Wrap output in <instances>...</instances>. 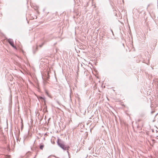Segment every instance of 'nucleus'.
Wrapping results in <instances>:
<instances>
[{
    "label": "nucleus",
    "instance_id": "obj_1",
    "mask_svg": "<svg viewBox=\"0 0 158 158\" xmlns=\"http://www.w3.org/2000/svg\"><path fill=\"white\" fill-rule=\"evenodd\" d=\"M58 145L62 149L64 150H68L69 147L65 144V142L62 140L58 138L57 142Z\"/></svg>",
    "mask_w": 158,
    "mask_h": 158
},
{
    "label": "nucleus",
    "instance_id": "obj_2",
    "mask_svg": "<svg viewBox=\"0 0 158 158\" xmlns=\"http://www.w3.org/2000/svg\"><path fill=\"white\" fill-rule=\"evenodd\" d=\"M8 42L12 47L15 48H16V47L14 45L13 41L11 39H9L8 40Z\"/></svg>",
    "mask_w": 158,
    "mask_h": 158
},
{
    "label": "nucleus",
    "instance_id": "obj_3",
    "mask_svg": "<svg viewBox=\"0 0 158 158\" xmlns=\"http://www.w3.org/2000/svg\"><path fill=\"white\" fill-rule=\"evenodd\" d=\"M35 49L33 51V53H35V52L38 50V47L36 46L35 48Z\"/></svg>",
    "mask_w": 158,
    "mask_h": 158
},
{
    "label": "nucleus",
    "instance_id": "obj_4",
    "mask_svg": "<svg viewBox=\"0 0 158 158\" xmlns=\"http://www.w3.org/2000/svg\"><path fill=\"white\" fill-rule=\"evenodd\" d=\"M44 147V145H41L40 146V149L42 150Z\"/></svg>",
    "mask_w": 158,
    "mask_h": 158
},
{
    "label": "nucleus",
    "instance_id": "obj_5",
    "mask_svg": "<svg viewBox=\"0 0 158 158\" xmlns=\"http://www.w3.org/2000/svg\"><path fill=\"white\" fill-rule=\"evenodd\" d=\"M50 158H56V157L54 156H50L49 157Z\"/></svg>",
    "mask_w": 158,
    "mask_h": 158
},
{
    "label": "nucleus",
    "instance_id": "obj_6",
    "mask_svg": "<svg viewBox=\"0 0 158 158\" xmlns=\"http://www.w3.org/2000/svg\"><path fill=\"white\" fill-rule=\"evenodd\" d=\"M154 42L156 43V44H154V46H156V43H157V40H155Z\"/></svg>",
    "mask_w": 158,
    "mask_h": 158
},
{
    "label": "nucleus",
    "instance_id": "obj_7",
    "mask_svg": "<svg viewBox=\"0 0 158 158\" xmlns=\"http://www.w3.org/2000/svg\"><path fill=\"white\" fill-rule=\"evenodd\" d=\"M152 141L153 142H154V143H155V139H152Z\"/></svg>",
    "mask_w": 158,
    "mask_h": 158
},
{
    "label": "nucleus",
    "instance_id": "obj_8",
    "mask_svg": "<svg viewBox=\"0 0 158 158\" xmlns=\"http://www.w3.org/2000/svg\"><path fill=\"white\" fill-rule=\"evenodd\" d=\"M10 158V156H8L7 157V158Z\"/></svg>",
    "mask_w": 158,
    "mask_h": 158
},
{
    "label": "nucleus",
    "instance_id": "obj_9",
    "mask_svg": "<svg viewBox=\"0 0 158 158\" xmlns=\"http://www.w3.org/2000/svg\"><path fill=\"white\" fill-rule=\"evenodd\" d=\"M42 45H43V44H42V45H40V47H42Z\"/></svg>",
    "mask_w": 158,
    "mask_h": 158
},
{
    "label": "nucleus",
    "instance_id": "obj_10",
    "mask_svg": "<svg viewBox=\"0 0 158 158\" xmlns=\"http://www.w3.org/2000/svg\"><path fill=\"white\" fill-rule=\"evenodd\" d=\"M46 93L47 94V95H48V92H46Z\"/></svg>",
    "mask_w": 158,
    "mask_h": 158
},
{
    "label": "nucleus",
    "instance_id": "obj_11",
    "mask_svg": "<svg viewBox=\"0 0 158 158\" xmlns=\"http://www.w3.org/2000/svg\"><path fill=\"white\" fill-rule=\"evenodd\" d=\"M67 152L68 153V154L69 155V152L68 151H67Z\"/></svg>",
    "mask_w": 158,
    "mask_h": 158
},
{
    "label": "nucleus",
    "instance_id": "obj_12",
    "mask_svg": "<svg viewBox=\"0 0 158 158\" xmlns=\"http://www.w3.org/2000/svg\"><path fill=\"white\" fill-rule=\"evenodd\" d=\"M40 98L41 99H43V98L42 97H40Z\"/></svg>",
    "mask_w": 158,
    "mask_h": 158
},
{
    "label": "nucleus",
    "instance_id": "obj_13",
    "mask_svg": "<svg viewBox=\"0 0 158 158\" xmlns=\"http://www.w3.org/2000/svg\"><path fill=\"white\" fill-rule=\"evenodd\" d=\"M157 85L158 86V82H157Z\"/></svg>",
    "mask_w": 158,
    "mask_h": 158
},
{
    "label": "nucleus",
    "instance_id": "obj_14",
    "mask_svg": "<svg viewBox=\"0 0 158 158\" xmlns=\"http://www.w3.org/2000/svg\"><path fill=\"white\" fill-rule=\"evenodd\" d=\"M153 111H152V113H153Z\"/></svg>",
    "mask_w": 158,
    "mask_h": 158
}]
</instances>
